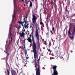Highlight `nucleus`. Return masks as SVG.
<instances>
[{"label": "nucleus", "mask_w": 75, "mask_h": 75, "mask_svg": "<svg viewBox=\"0 0 75 75\" xmlns=\"http://www.w3.org/2000/svg\"><path fill=\"white\" fill-rule=\"evenodd\" d=\"M33 44H32V52L34 53V58L35 60L34 61L35 62V71H40V66L39 64V61L40 60V57L38 60V62H37L36 58H38V54L37 55V45L35 42V40L34 38L33 37V35L32 36Z\"/></svg>", "instance_id": "nucleus-1"}, {"label": "nucleus", "mask_w": 75, "mask_h": 75, "mask_svg": "<svg viewBox=\"0 0 75 75\" xmlns=\"http://www.w3.org/2000/svg\"><path fill=\"white\" fill-rule=\"evenodd\" d=\"M68 36L71 40H74L75 36V26L73 23H70L68 31Z\"/></svg>", "instance_id": "nucleus-2"}, {"label": "nucleus", "mask_w": 75, "mask_h": 75, "mask_svg": "<svg viewBox=\"0 0 75 75\" xmlns=\"http://www.w3.org/2000/svg\"><path fill=\"white\" fill-rule=\"evenodd\" d=\"M35 38H36L38 40L37 44L38 47V46H39V45L40 44V38H39V33L38 32V29H36L35 32Z\"/></svg>", "instance_id": "nucleus-3"}, {"label": "nucleus", "mask_w": 75, "mask_h": 75, "mask_svg": "<svg viewBox=\"0 0 75 75\" xmlns=\"http://www.w3.org/2000/svg\"><path fill=\"white\" fill-rule=\"evenodd\" d=\"M32 16L33 17L32 18V23L33 24H34L35 25H37V20L38 18L34 14Z\"/></svg>", "instance_id": "nucleus-4"}, {"label": "nucleus", "mask_w": 75, "mask_h": 75, "mask_svg": "<svg viewBox=\"0 0 75 75\" xmlns=\"http://www.w3.org/2000/svg\"><path fill=\"white\" fill-rule=\"evenodd\" d=\"M24 21L23 22V23H22V24H21V25H22V26H23V27H24V26H23V23H24V22H25V24H24V27H25V28H27V29H28V25H29V24L28 23L27 24L26 23H27V21H25V19H24Z\"/></svg>", "instance_id": "nucleus-5"}, {"label": "nucleus", "mask_w": 75, "mask_h": 75, "mask_svg": "<svg viewBox=\"0 0 75 75\" xmlns=\"http://www.w3.org/2000/svg\"><path fill=\"white\" fill-rule=\"evenodd\" d=\"M19 34H20V36L21 37H24V35H25V33H24L22 32L21 33V32H20L19 33Z\"/></svg>", "instance_id": "nucleus-6"}, {"label": "nucleus", "mask_w": 75, "mask_h": 75, "mask_svg": "<svg viewBox=\"0 0 75 75\" xmlns=\"http://www.w3.org/2000/svg\"><path fill=\"white\" fill-rule=\"evenodd\" d=\"M11 72L12 75H16V74L17 75V74L16 73V71L13 70L11 71Z\"/></svg>", "instance_id": "nucleus-7"}, {"label": "nucleus", "mask_w": 75, "mask_h": 75, "mask_svg": "<svg viewBox=\"0 0 75 75\" xmlns=\"http://www.w3.org/2000/svg\"><path fill=\"white\" fill-rule=\"evenodd\" d=\"M13 40V39L12 38H10L9 40V45H11V43H12V40Z\"/></svg>", "instance_id": "nucleus-8"}, {"label": "nucleus", "mask_w": 75, "mask_h": 75, "mask_svg": "<svg viewBox=\"0 0 75 75\" xmlns=\"http://www.w3.org/2000/svg\"><path fill=\"white\" fill-rule=\"evenodd\" d=\"M53 74H54V75H58V71H57V70H54Z\"/></svg>", "instance_id": "nucleus-9"}, {"label": "nucleus", "mask_w": 75, "mask_h": 75, "mask_svg": "<svg viewBox=\"0 0 75 75\" xmlns=\"http://www.w3.org/2000/svg\"><path fill=\"white\" fill-rule=\"evenodd\" d=\"M57 66L55 65H54L52 66V69L54 70V71H55L57 70Z\"/></svg>", "instance_id": "nucleus-10"}, {"label": "nucleus", "mask_w": 75, "mask_h": 75, "mask_svg": "<svg viewBox=\"0 0 75 75\" xmlns=\"http://www.w3.org/2000/svg\"><path fill=\"white\" fill-rule=\"evenodd\" d=\"M36 75H40V70H36Z\"/></svg>", "instance_id": "nucleus-11"}, {"label": "nucleus", "mask_w": 75, "mask_h": 75, "mask_svg": "<svg viewBox=\"0 0 75 75\" xmlns=\"http://www.w3.org/2000/svg\"><path fill=\"white\" fill-rule=\"evenodd\" d=\"M40 24L42 25V27H44V23H43V22L42 21L40 22Z\"/></svg>", "instance_id": "nucleus-12"}, {"label": "nucleus", "mask_w": 75, "mask_h": 75, "mask_svg": "<svg viewBox=\"0 0 75 75\" xmlns=\"http://www.w3.org/2000/svg\"><path fill=\"white\" fill-rule=\"evenodd\" d=\"M32 6H33L32 4V2H31V1H30V3L29 7H32Z\"/></svg>", "instance_id": "nucleus-13"}, {"label": "nucleus", "mask_w": 75, "mask_h": 75, "mask_svg": "<svg viewBox=\"0 0 75 75\" xmlns=\"http://www.w3.org/2000/svg\"><path fill=\"white\" fill-rule=\"evenodd\" d=\"M28 42H32V40L31 39H27Z\"/></svg>", "instance_id": "nucleus-14"}, {"label": "nucleus", "mask_w": 75, "mask_h": 75, "mask_svg": "<svg viewBox=\"0 0 75 75\" xmlns=\"http://www.w3.org/2000/svg\"><path fill=\"white\" fill-rule=\"evenodd\" d=\"M27 60H26L24 61V64H25V65H26V64H27Z\"/></svg>", "instance_id": "nucleus-15"}, {"label": "nucleus", "mask_w": 75, "mask_h": 75, "mask_svg": "<svg viewBox=\"0 0 75 75\" xmlns=\"http://www.w3.org/2000/svg\"><path fill=\"white\" fill-rule=\"evenodd\" d=\"M7 75L9 74V70L8 69H7Z\"/></svg>", "instance_id": "nucleus-16"}, {"label": "nucleus", "mask_w": 75, "mask_h": 75, "mask_svg": "<svg viewBox=\"0 0 75 75\" xmlns=\"http://www.w3.org/2000/svg\"><path fill=\"white\" fill-rule=\"evenodd\" d=\"M23 22H21L20 21H19L18 22V23L19 24H21Z\"/></svg>", "instance_id": "nucleus-17"}, {"label": "nucleus", "mask_w": 75, "mask_h": 75, "mask_svg": "<svg viewBox=\"0 0 75 75\" xmlns=\"http://www.w3.org/2000/svg\"><path fill=\"white\" fill-rule=\"evenodd\" d=\"M47 50H48V52H51V50H50V49H47Z\"/></svg>", "instance_id": "nucleus-18"}, {"label": "nucleus", "mask_w": 75, "mask_h": 75, "mask_svg": "<svg viewBox=\"0 0 75 75\" xmlns=\"http://www.w3.org/2000/svg\"><path fill=\"white\" fill-rule=\"evenodd\" d=\"M66 10L65 11H68V10H67V6H66L65 7Z\"/></svg>", "instance_id": "nucleus-19"}, {"label": "nucleus", "mask_w": 75, "mask_h": 75, "mask_svg": "<svg viewBox=\"0 0 75 75\" xmlns=\"http://www.w3.org/2000/svg\"><path fill=\"white\" fill-rule=\"evenodd\" d=\"M49 46L50 47H51V42H49Z\"/></svg>", "instance_id": "nucleus-20"}, {"label": "nucleus", "mask_w": 75, "mask_h": 75, "mask_svg": "<svg viewBox=\"0 0 75 75\" xmlns=\"http://www.w3.org/2000/svg\"><path fill=\"white\" fill-rule=\"evenodd\" d=\"M50 33H52V34H53L54 33L52 32V31L51 30H50Z\"/></svg>", "instance_id": "nucleus-21"}, {"label": "nucleus", "mask_w": 75, "mask_h": 75, "mask_svg": "<svg viewBox=\"0 0 75 75\" xmlns=\"http://www.w3.org/2000/svg\"><path fill=\"white\" fill-rule=\"evenodd\" d=\"M9 34L10 35H11V34H12V33H11V32H9Z\"/></svg>", "instance_id": "nucleus-22"}, {"label": "nucleus", "mask_w": 75, "mask_h": 75, "mask_svg": "<svg viewBox=\"0 0 75 75\" xmlns=\"http://www.w3.org/2000/svg\"><path fill=\"white\" fill-rule=\"evenodd\" d=\"M54 30H55V28L54 27L52 29V31H54Z\"/></svg>", "instance_id": "nucleus-23"}, {"label": "nucleus", "mask_w": 75, "mask_h": 75, "mask_svg": "<svg viewBox=\"0 0 75 75\" xmlns=\"http://www.w3.org/2000/svg\"><path fill=\"white\" fill-rule=\"evenodd\" d=\"M19 47L18 49V50H20V48H22V47H21V46H19Z\"/></svg>", "instance_id": "nucleus-24"}, {"label": "nucleus", "mask_w": 75, "mask_h": 75, "mask_svg": "<svg viewBox=\"0 0 75 75\" xmlns=\"http://www.w3.org/2000/svg\"><path fill=\"white\" fill-rule=\"evenodd\" d=\"M25 56L26 57H27V56L28 57V55L27 54V53H25Z\"/></svg>", "instance_id": "nucleus-25"}, {"label": "nucleus", "mask_w": 75, "mask_h": 75, "mask_svg": "<svg viewBox=\"0 0 75 75\" xmlns=\"http://www.w3.org/2000/svg\"><path fill=\"white\" fill-rule=\"evenodd\" d=\"M31 27H32V25H31V24H30V28H31Z\"/></svg>", "instance_id": "nucleus-26"}, {"label": "nucleus", "mask_w": 75, "mask_h": 75, "mask_svg": "<svg viewBox=\"0 0 75 75\" xmlns=\"http://www.w3.org/2000/svg\"><path fill=\"white\" fill-rule=\"evenodd\" d=\"M29 38H31V35L30 34V35H29Z\"/></svg>", "instance_id": "nucleus-27"}, {"label": "nucleus", "mask_w": 75, "mask_h": 75, "mask_svg": "<svg viewBox=\"0 0 75 75\" xmlns=\"http://www.w3.org/2000/svg\"><path fill=\"white\" fill-rule=\"evenodd\" d=\"M21 25H19V28H21Z\"/></svg>", "instance_id": "nucleus-28"}, {"label": "nucleus", "mask_w": 75, "mask_h": 75, "mask_svg": "<svg viewBox=\"0 0 75 75\" xmlns=\"http://www.w3.org/2000/svg\"><path fill=\"white\" fill-rule=\"evenodd\" d=\"M31 39L30 38V37H29L28 38L27 40H30V39Z\"/></svg>", "instance_id": "nucleus-29"}, {"label": "nucleus", "mask_w": 75, "mask_h": 75, "mask_svg": "<svg viewBox=\"0 0 75 75\" xmlns=\"http://www.w3.org/2000/svg\"><path fill=\"white\" fill-rule=\"evenodd\" d=\"M66 17L67 18H68V15H66Z\"/></svg>", "instance_id": "nucleus-30"}, {"label": "nucleus", "mask_w": 75, "mask_h": 75, "mask_svg": "<svg viewBox=\"0 0 75 75\" xmlns=\"http://www.w3.org/2000/svg\"><path fill=\"white\" fill-rule=\"evenodd\" d=\"M26 59H28V57H26Z\"/></svg>", "instance_id": "nucleus-31"}, {"label": "nucleus", "mask_w": 75, "mask_h": 75, "mask_svg": "<svg viewBox=\"0 0 75 75\" xmlns=\"http://www.w3.org/2000/svg\"><path fill=\"white\" fill-rule=\"evenodd\" d=\"M6 53L7 54V55H9V54H8L7 52H6Z\"/></svg>", "instance_id": "nucleus-32"}, {"label": "nucleus", "mask_w": 75, "mask_h": 75, "mask_svg": "<svg viewBox=\"0 0 75 75\" xmlns=\"http://www.w3.org/2000/svg\"><path fill=\"white\" fill-rule=\"evenodd\" d=\"M42 69H45V68L43 67V68H42Z\"/></svg>", "instance_id": "nucleus-33"}, {"label": "nucleus", "mask_w": 75, "mask_h": 75, "mask_svg": "<svg viewBox=\"0 0 75 75\" xmlns=\"http://www.w3.org/2000/svg\"><path fill=\"white\" fill-rule=\"evenodd\" d=\"M67 11L68 13V14H69V11Z\"/></svg>", "instance_id": "nucleus-34"}, {"label": "nucleus", "mask_w": 75, "mask_h": 75, "mask_svg": "<svg viewBox=\"0 0 75 75\" xmlns=\"http://www.w3.org/2000/svg\"><path fill=\"white\" fill-rule=\"evenodd\" d=\"M24 50V51H25V52H26V49H25V50Z\"/></svg>", "instance_id": "nucleus-35"}, {"label": "nucleus", "mask_w": 75, "mask_h": 75, "mask_svg": "<svg viewBox=\"0 0 75 75\" xmlns=\"http://www.w3.org/2000/svg\"><path fill=\"white\" fill-rule=\"evenodd\" d=\"M32 1H33V2H34V0H32Z\"/></svg>", "instance_id": "nucleus-36"}, {"label": "nucleus", "mask_w": 75, "mask_h": 75, "mask_svg": "<svg viewBox=\"0 0 75 75\" xmlns=\"http://www.w3.org/2000/svg\"><path fill=\"white\" fill-rule=\"evenodd\" d=\"M26 66V64H25L24 65V67H25Z\"/></svg>", "instance_id": "nucleus-37"}, {"label": "nucleus", "mask_w": 75, "mask_h": 75, "mask_svg": "<svg viewBox=\"0 0 75 75\" xmlns=\"http://www.w3.org/2000/svg\"><path fill=\"white\" fill-rule=\"evenodd\" d=\"M11 26H10L9 28V29H10L11 30Z\"/></svg>", "instance_id": "nucleus-38"}, {"label": "nucleus", "mask_w": 75, "mask_h": 75, "mask_svg": "<svg viewBox=\"0 0 75 75\" xmlns=\"http://www.w3.org/2000/svg\"><path fill=\"white\" fill-rule=\"evenodd\" d=\"M51 4H53V2H51Z\"/></svg>", "instance_id": "nucleus-39"}, {"label": "nucleus", "mask_w": 75, "mask_h": 75, "mask_svg": "<svg viewBox=\"0 0 75 75\" xmlns=\"http://www.w3.org/2000/svg\"><path fill=\"white\" fill-rule=\"evenodd\" d=\"M25 31V29H24V30H23V31Z\"/></svg>", "instance_id": "nucleus-40"}, {"label": "nucleus", "mask_w": 75, "mask_h": 75, "mask_svg": "<svg viewBox=\"0 0 75 75\" xmlns=\"http://www.w3.org/2000/svg\"><path fill=\"white\" fill-rule=\"evenodd\" d=\"M27 4H28V2H27Z\"/></svg>", "instance_id": "nucleus-41"}, {"label": "nucleus", "mask_w": 75, "mask_h": 75, "mask_svg": "<svg viewBox=\"0 0 75 75\" xmlns=\"http://www.w3.org/2000/svg\"><path fill=\"white\" fill-rule=\"evenodd\" d=\"M25 18H26V20L27 19V17L26 16Z\"/></svg>", "instance_id": "nucleus-42"}, {"label": "nucleus", "mask_w": 75, "mask_h": 75, "mask_svg": "<svg viewBox=\"0 0 75 75\" xmlns=\"http://www.w3.org/2000/svg\"><path fill=\"white\" fill-rule=\"evenodd\" d=\"M19 30H20V28H18V31H19Z\"/></svg>", "instance_id": "nucleus-43"}, {"label": "nucleus", "mask_w": 75, "mask_h": 75, "mask_svg": "<svg viewBox=\"0 0 75 75\" xmlns=\"http://www.w3.org/2000/svg\"><path fill=\"white\" fill-rule=\"evenodd\" d=\"M25 46H24V49H25Z\"/></svg>", "instance_id": "nucleus-44"}, {"label": "nucleus", "mask_w": 75, "mask_h": 75, "mask_svg": "<svg viewBox=\"0 0 75 75\" xmlns=\"http://www.w3.org/2000/svg\"><path fill=\"white\" fill-rule=\"evenodd\" d=\"M51 70H52V67H51L50 68Z\"/></svg>", "instance_id": "nucleus-45"}, {"label": "nucleus", "mask_w": 75, "mask_h": 75, "mask_svg": "<svg viewBox=\"0 0 75 75\" xmlns=\"http://www.w3.org/2000/svg\"><path fill=\"white\" fill-rule=\"evenodd\" d=\"M27 62H29L28 61V60L27 61Z\"/></svg>", "instance_id": "nucleus-46"}, {"label": "nucleus", "mask_w": 75, "mask_h": 75, "mask_svg": "<svg viewBox=\"0 0 75 75\" xmlns=\"http://www.w3.org/2000/svg\"><path fill=\"white\" fill-rule=\"evenodd\" d=\"M13 17L14 18V17H13V18H12V20H13Z\"/></svg>", "instance_id": "nucleus-47"}, {"label": "nucleus", "mask_w": 75, "mask_h": 75, "mask_svg": "<svg viewBox=\"0 0 75 75\" xmlns=\"http://www.w3.org/2000/svg\"><path fill=\"white\" fill-rule=\"evenodd\" d=\"M21 1H24V0H21Z\"/></svg>", "instance_id": "nucleus-48"}, {"label": "nucleus", "mask_w": 75, "mask_h": 75, "mask_svg": "<svg viewBox=\"0 0 75 75\" xmlns=\"http://www.w3.org/2000/svg\"><path fill=\"white\" fill-rule=\"evenodd\" d=\"M71 17H73V16H71Z\"/></svg>", "instance_id": "nucleus-49"}, {"label": "nucleus", "mask_w": 75, "mask_h": 75, "mask_svg": "<svg viewBox=\"0 0 75 75\" xmlns=\"http://www.w3.org/2000/svg\"><path fill=\"white\" fill-rule=\"evenodd\" d=\"M7 41H6V43L7 44Z\"/></svg>", "instance_id": "nucleus-50"}, {"label": "nucleus", "mask_w": 75, "mask_h": 75, "mask_svg": "<svg viewBox=\"0 0 75 75\" xmlns=\"http://www.w3.org/2000/svg\"><path fill=\"white\" fill-rule=\"evenodd\" d=\"M52 75H54V74H52Z\"/></svg>", "instance_id": "nucleus-51"}, {"label": "nucleus", "mask_w": 75, "mask_h": 75, "mask_svg": "<svg viewBox=\"0 0 75 75\" xmlns=\"http://www.w3.org/2000/svg\"><path fill=\"white\" fill-rule=\"evenodd\" d=\"M23 29H24V26H23Z\"/></svg>", "instance_id": "nucleus-52"}, {"label": "nucleus", "mask_w": 75, "mask_h": 75, "mask_svg": "<svg viewBox=\"0 0 75 75\" xmlns=\"http://www.w3.org/2000/svg\"><path fill=\"white\" fill-rule=\"evenodd\" d=\"M25 9V8H24L23 9V10H24Z\"/></svg>", "instance_id": "nucleus-53"}, {"label": "nucleus", "mask_w": 75, "mask_h": 75, "mask_svg": "<svg viewBox=\"0 0 75 75\" xmlns=\"http://www.w3.org/2000/svg\"><path fill=\"white\" fill-rule=\"evenodd\" d=\"M24 6H25V4H24Z\"/></svg>", "instance_id": "nucleus-54"}, {"label": "nucleus", "mask_w": 75, "mask_h": 75, "mask_svg": "<svg viewBox=\"0 0 75 75\" xmlns=\"http://www.w3.org/2000/svg\"><path fill=\"white\" fill-rule=\"evenodd\" d=\"M25 14H27V12H25Z\"/></svg>", "instance_id": "nucleus-55"}, {"label": "nucleus", "mask_w": 75, "mask_h": 75, "mask_svg": "<svg viewBox=\"0 0 75 75\" xmlns=\"http://www.w3.org/2000/svg\"><path fill=\"white\" fill-rule=\"evenodd\" d=\"M25 40H27V39H25Z\"/></svg>", "instance_id": "nucleus-56"}, {"label": "nucleus", "mask_w": 75, "mask_h": 75, "mask_svg": "<svg viewBox=\"0 0 75 75\" xmlns=\"http://www.w3.org/2000/svg\"><path fill=\"white\" fill-rule=\"evenodd\" d=\"M32 28L33 29V27H32Z\"/></svg>", "instance_id": "nucleus-57"}, {"label": "nucleus", "mask_w": 75, "mask_h": 75, "mask_svg": "<svg viewBox=\"0 0 75 75\" xmlns=\"http://www.w3.org/2000/svg\"><path fill=\"white\" fill-rule=\"evenodd\" d=\"M8 75H10V74H8Z\"/></svg>", "instance_id": "nucleus-58"}, {"label": "nucleus", "mask_w": 75, "mask_h": 75, "mask_svg": "<svg viewBox=\"0 0 75 75\" xmlns=\"http://www.w3.org/2000/svg\"><path fill=\"white\" fill-rule=\"evenodd\" d=\"M61 40H62V39H61Z\"/></svg>", "instance_id": "nucleus-59"}, {"label": "nucleus", "mask_w": 75, "mask_h": 75, "mask_svg": "<svg viewBox=\"0 0 75 75\" xmlns=\"http://www.w3.org/2000/svg\"><path fill=\"white\" fill-rule=\"evenodd\" d=\"M5 52H6H6L5 51Z\"/></svg>", "instance_id": "nucleus-60"}, {"label": "nucleus", "mask_w": 75, "mask_h": 75, "mask_svg": "<svg viewBox=\"0 0 75 75\" xmlns=\"http://www.w3.org/2000/svg\"><path fill=\"white\" fill-rule=\"evenodd\" d=\"M33 62H32V63H33Z\"/></svg>", "instance_id": "nucleus-61"}, {"label": "nucleus", "mask_w": 75, "mask_h": 75, "mask_svg": "<svg viewBox=\"0 0 75 75\" xmlns=\"http://www.w3.org/2000/svg\"><path fill=\"white\" fill-rule=\"evenodd\" d=\"M14 3H15V2H14Z\"/></svg>", "instance_id": "nucleus-62"}, {"label": "nucleus", "mask_w": 75, "mask_h": 75, "mask_svg": "<svg viewBox=\"0 0 75 75\" xmlns=\"http://www.w3.org/2000/svg\"><path fill=\"white\" fill-rule=\"evenodd\" d=\"M52 27H53V25H52Z\"/></svg>", "instance_id": "nucleus-63"}, {"label": "nucleus", "mask_w": 75, "mask_h": 75, "mask_svg": "<svg viewBox=\"0 0 75 75\" xmlns=\"http://www.w3.org/2000/svg\"><path fill=\"white\" fill-rule=\"evenodd\" d=\"M5 73H6V72Z\"/></svg>", "instance_id": "nucleus-64"}]
</instances>
